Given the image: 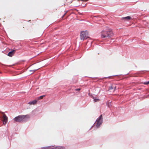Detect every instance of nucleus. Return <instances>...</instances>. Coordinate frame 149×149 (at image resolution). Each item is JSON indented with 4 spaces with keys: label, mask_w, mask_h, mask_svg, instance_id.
<instances>
[{
    "label": "nucleus",
    "mask_w": 149,
    "mask_h": 149,
    "mask_svg": "<svg viewBox=\"0 0 149 149\" xmlns=\"http://www.w3.org/2000/svg\"><path fill=\"white\" fill-rule=\"evenodd\" d=\"M113 34L112 30L108 28L101 32V37L102 38L106 39L111 38L113 36Z\"/></svg>",
    "instance_id": "obj_1"
},
{
    "label": "nucleus",
    "mask_w": 149,
    "mask_h": 149,
    "mask_svg": "<svg viewBox=\"0 0 149 149\" xmlns=\"http://www.w3.org/2000/svg\"><path fill=\"white\" fill-rule=\"evenodd\" d=\"M30 117L28 115H20L14 118V121L21 122L24 121L26 118H29Z\"/></svg>",
    "instance_id": "obj_2"
},
{
    "label": "nucleus",
    "mask_w": 149,
    "mask_h": 149,
    "mask_svg": "<svg viewBox=\"0 0 149 149\" xmlns=\"http://www.w3.org/2000/svg\"><path fill=\"white\" fill-rule=\"evenodd\" d=\"M88 32L86 31H81L80 34V38L81 40H84L85 39H86L88 38Z\"/></svg>",
    "instance_id": "obj_3"
},
{
    "label": "nucleus",
    "mask_w": 149,
    "mask_h": 149,
    "mask_svg": "<svg viewBox=\"0 0 149 149\" xmlns=\"http://www.w3.org/2000/svg\"><path fill=\"white\" fill-rule=\"evenodd\" d=\"M102 115H101L97 119L95 123L97 127H99L102 124Z\"/></svg>",
    "instance_id": "obj_4"
},
{
    "label": "nucleus",
    "mask_w": 149,
    "mask_h": 149,
    "mask_svg": "<svg viewBox=\"0 0 149 149\" xmlns=\"http://www.w3.org/2000/svg\"><path fill=\"white\" fill-rule=\"evenodd\" d=\"M2 120L3 121V124L6 125L8 122V118L6 114L4 113H2Z\"/></svg>",
    "instance_id": "obj_5"
},
{
    "label": "nucleus",
    "mask_w": 149,
    "mask_h": 149,
    "mask_svg": "<svg viewBox=\"0 0 149 149\" xmlns=\"http://www.w3.org/2000/svg\"><path fill=\"white\" fill-rule=\"evenodd\" d=\"M116 88V86L114 84H112L109 87V90L114 92Z\"/></svg>",
    "instance_id": "obj_6"
},
{
    "label": "nucleus",
    "mask_w": 149,
    "mask_h": 149,
    "mask_svg": "<svg viewBox=\"0 0 149 149\" xmlns=\"http://www.w3.org/2000/svg\"><path fill=\"white\" fill-rule=\"evenodd\" d=\"M15 52V50H13L11 51L8 54V55L9 56H12Z\"/></svg>",
    "instance_id": "obj_7"
},
{
    "label": "nucleus",
    "mask_w": 149,
    "mask_h": 149,
    "mask_svg": "<svg viewBox=\"0 0 149 149\" xmlns=\"http://www.w3.org/2000/svg\"><path fill=\"white\" fill-rule=\"evenodd\" d=\"M37 100H34L32 101L29 102L28 104H31H31L34 105V104H36L37 103Z\"/></svg>",
    "instance_id": "obj_8"
},
{
    "label": "nucleus",
    "mask_w": 149,
    "mask_h": 149,
    "mask_svg": "<svg viewBox=\"0 0 149 149\" xmlns=\"http://www.w3.org/2000/svg\"><path fill=\"white\" fill-rule=\"evenodd\" d=\"M123 18L129 21L131 19V17L130 16H128L127 17H123Z\"/></svg>",
    "instance_id": "obj_9"
},
{
    "label": "nucleus",
    "mask_w": 149,
    "mask_h": 149,
    "mask_svg": "<svg viewBox=\"0 0 149 149\" xmlns=\"http://www.w3.org/2000/svg\"><path fill=\"white\" fill-rule=\"evenodd\" d=\"M57 149H65V148L63 146H58L57 147Z\"/></svg>",
    "instance_id": "obj_10"
},
{
    "label": "nucleus",
    "mask_w": 149,
    "mask_h": 149,
    "mask_svg": "<svg viewBox=\"0 0 149 149\" xmlns=\"http://www.w3.org/2000/svg\"><path fill=\"white\" fill-rule=\"evenodd\" d=\"M45 96V95H43L41 96L40 97H38L37 99L38 100H39L40 99H42L43 98V97H44Z\"/></svg>",
    "instance_id": "obj_11"
},
{
    "label": "nucleus",
    "mask_w": 149,
    "mask_h": 149,
    "mask_svg": "<svg viewBox=\"0 0 149 149\" xmlns=\"http://www.w3.org/2000/svg\"><path fill=\"white\" fill-rule=\"evenodd\" d=\"M57 147L49 146V149H57Z\"/></svg>",
    "instance_id": "obj_12"
},
{
    "label": "nucleus",
    "mask_w": 149,
    "mask_h": 149,
    "mask_svg": "<svg viewBox=\"0 0 149 149\" xmlns=\"http://www.w3.org/2000/svg\"><path fill=\"white\" fill-rule=\"evenodd\" d=\"M42 149H49V147H42L41 148Z\"/></svg>",
    "instance_id": "obj_13"
},
{
    "label": "nucleus",
    "mask_w": 149,
    "mask_h": 149,
    "mask_svg": "<svg viewBox=\"0 0 149 149\" xmlns=\"http://www.w3.org/2000/svg\"><path fill=\"white\" fill-rule=\"evenodd\" d=\"M144 84L145 85H148L149 84V81L148 82H146L144 83Z\"/></svg>",
    "instance_id": "obj_14"
},
{
    "label": "nucleus",
    "mask_w": 149,
    "mask_h": 149,
    "mask_svg": "<svg viewBox=\"0 0 149 149\" xmlns=\"http://www.w3.org/2000/svg\"><path fill=\"white\" fill-rule=\"evenodd\" d=\"M99 99H95L94 100L95 102L99 101Z\"/></svg>",
    "instance_id": "obj_15"
},
{
    "label": "nucleus",
    "mask_w": 149,
    "mask_h": 149,
    "mask_svg": "<svg viewBox=\"0 0 149 149\" xmlns=\"http://www.w3.org/2000/svg\"><path fill=\"white\" fill-rule=\"evenodd\" d=\"M80 90V88H78V89H75V91H79Z\"/></svg>",
    "instance_id": "obj_16"
},
{
    "label": "nucleus",
    "mask_w": 149,
    "mask_h": 149,
    "mask_svg": "<svg viewBox=\"0 0 149 149\" xmlns=\"http://www.w3.org/2000/svg\"><path fill=\"white\" fill-rule=\"evenodd\" d=\"M66 14V13H65V14L63 15L62 16V18H63L64 17V16H65V15Z\"/></svg>",
    "instance_id": "obj_17"
},
{
    "label": "nucleus",
    "mask_w": 149,
    "mask_h": 149,
    "mask_svg": "<svg viewBox=\"0 0 149 149\" xmlns=\"http://www.w3.org/2000/svg\"><path fill=\"white\" fill-rule=\"evenodd\" d=\"M38 69L36 70H34L33 71H34V72H35L37 70H38Z\"/></svg>",
    "instance_id": "obj_18"
},
{
    "label": "nucleus",
    "mask_w": 149,
    "mask_h": 149,
    "mask_svg": "<svg viewBox=\"0 0 149 149\" xmlns=\"http://www.w3.org/2000/svg\"><path fill=\"white\" fill-rule=\"evenodd\" d=\"M85 0V1H88V0Z\"/></svg>",
    "instance_id": "obj_19"
},
{
    "label": "nucleus",
    "mask_w": 149,
    "mask_h": 149,
    "mask_svg": "<svg viewBox=\"0 0 149 149\" xmlns=\"http://www.w3.org/2000/svg\"><path fill=\"white\" fill-rule=\"evenodd\" d=\"M148 96L149 97V94L148 95Z\"/></svg>",
    "instance_id": "obj_20"
}]
</instances>
